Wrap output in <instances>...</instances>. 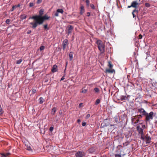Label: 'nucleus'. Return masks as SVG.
I'll use <instances>...</instances> for the list:
<instances>
[{
  "label": "nucleus",
  "instance_id": "nucleus-59",
  "mask_svg": "<svg viewBox=\"0 0 157 157\" xmlns=\"http://www.w3.org/2000/svg\"><path fill=\"white\" fill-rule=\"evenodd\" d=\"M152 32V30H149V32Z\"/></svg>",
  "mask_w": 157,
  "mask_h": 157
},
{
  "label": "nucleus",
  "instance_id": "nucleus-10",
  "mask_svg": "<svg viewBox=\"0 0 157 157\" xmlns=\"http://www.w3.org/2000/svg\"><path fill=\"white\" fill-rule=\"evenodd\" d=\"M68 41L67 39H65L63 41V50H64L65 49L66 45L67 44Z\"/></svg>",
  "mask_w": 157,
  "mask_h": 157
},
{
  "label": "nucleus",
  "instance_id": "nucleus-40",
  "mask_svg": "<svg viewBox=\"0 0 157 157\" xmlns=\"http://www.w3.org/2000/svg\"><path fill=\"white\" fill-rule=\"evenodd\" d=\"M44 28L45 29H47L48 30V27H47V25H44Z\"/></svg>",
  "mask_w": 157,
  "mask_h": 157
},
{
  "label": "nucleus",
  "instance_id": "nucleus-30",
  "mask_svg": "<svg viewBox=\"0 0 157 157\" xmlns=\"http://www.w3.org/2000/svg\"><path fill=\"white\" fill-rule=\"evenodd\" d=\"M142 116L143 115L141 114H140L139 115H138L137 116H136L138 118V119H141L142 117Z\"/></svg>",
  "mask_w": 157,
  "mask_h": 157
},
{
  "label": "nucleus",
  "instance_id": "nucleus-43",
  "mask_svg": "<svg viewBox=\"0 0 157 157\" xmlns=\"http://www.w3.org/2000/svg\"><path fill=\"white\" fill-rule=\"evenodd\" d=\"M115 157H121V156L120 155L116 154L115 155Z\"/></svg>",
  "mask_w": 157,
  "mask_h": 157
},
{
  "label": "nucleus",
  "instance_id": "nucleus-9",
  "mask_svg": "<svg viewBox=\"0 0 157 157\" xmlns=\"http://www.w3.org/2000/svg\"><path fill=\"white\" fill-rule=\"evenodd\" d=\"M138 4L139 3L137 1H134L131 3V6H132V7L136 8Z\"/></svg>",
  "mask_w": 157,
  "mask_h": 157
},
{
  "label": "nucleus",
  "instance_id": "nucleus-38",
  "mask_svg": "<svg viewBox=\"0 0 157 157\" xmlns=\"http://www.w3.org/2000/svg\"><path fill=\"white\" fill-rule=\"evenodd\" d=\"M10 21L9 19H7L6 20V22L7 24H9L10 22Z\"/></svg>",
  "mask_w": 157,
  "mask_h": 157
},
{
  "label": "nucleus",
  "instance_id": "nucleus-51",
  "mask_svg": "<svg viewBox=\"0 0 157 157\" xmlns=\"http://www.w3.org/2000/svg\"><path fill=\"white\" fill-rule=\"evenodd\" d=\"M31 30H29L27 32L28 34H30L31 33Z\"/></svg>",
  "mask_w": 157,
  "mask_h": 157
},
{
  "label": "nucleus",
  "instance_id": "nucleus-47",
  "mask_svg": "<svg viewBox=\"0 0 157 157\" xmlns=\"http://www.w3.org/2000/svg\"><path fill=\"white\" fill-rule=\"evenodd\" d=\"M36 92V90L35 89H33L32 90V92L33 93H34Z\"/></svg>",
  "mask_w": 157,
  "mask_h": 157
},
{
  "label": "nucleus",
  "instance_id": "nucleus-18",
  "mask_svg": "<svg viewBox=\"0 0 157 157\" xmlns=\"http://www.w3.org/2000/svg\"><path fill=\"white\" fill-rule=\"evenodd\" d=\"M56 108L54 107L53 108V109H52V114L54 115L55 114V113L56 112Z\"/></svg>",
  "mask_w": 157,
  "mask_h": 157
},
{
  "label": "nucleus",
  "instance_id": "nucleus-53",
  "mask_svg": "<svg viewBox=\"0 0 157 157\" xmlns=\"http://www.w3.org/2000/svg\"><path fill=\"white\" fill-rule=\"evenodd\" d=\"M82 104H83L82 103H80V104H79V107H81L82 106Z\"/></svg>",
  "mask_w": 157,
  "mask_h": 157
},
{
  "label": "nucleus",
  "instance_id": "nucleus-37",
  "mask_svg": "<svg viewBox=\"0 0 157 157\" xmlns=\"http://www.w3.org/2000/svg\"><path fill=\"white\" fill-rule=\"evenodd\" d=\"M87 92V90L86 89L83 90L81 92L82 93H85Z\"/></svg>",
  "mask_w": 157,
  "mask_h": 157
},
{
  "label": "nucleus",
  "instance_id": "nucleus-8",
  "mask_svg": "<svg viewBox=\"0 0 157 157\" xmlns=\"http://www.w3.org/2000/svg\"><path fill=\"white\" fill-rule=\"evenodd\" d=\"M85 155V153L83 151H78L75 154V156L77 157H83Z\"/></svg>",
  "mask_w": 157,
  "mask_h": 157
},
{
  "label": "nucleus",
  "instance_id": "nucleus-4",
  "mask_svg": "<svg viewBox=\"0 0 157 157\" xmlns=\"http://www.w3.org/2000/svg\"><path fill=\"white\" fill-rule=\"evenodd\" d=\"M136 129L138 133L140 135V139L143 140H144V134L143 129L140 127V125H138L137 126Z\"/></svg>",
  "mask_w": 157,
  "mask_h": 157
},
{
  "label": "nucleus",
  "instance_id": "nucleus-49",
  "mask_svg": "<svg viewBox=\"0 0 157 157\" xmlns=\"http://www.w3.org/2000/svg\"><path fill=\"white\" fill-rule=\"evenodd\" d=\"M92 148H91L89 150V151L90 152H93V151H92Z\"/></svg>",
  "mask_w": 157,
  "mask_h": 157
},
{
  "label": "nucleus",
  "instance_id": "nucleus-26",
  "mask_svg": "<svg viewBox=\"0 0 157 157\" xmlns=\"http://www.w3.org/2000/svg\"><path fill=\"white\" fill-rule=\"evenodd\" d=\"M22 59H20L18 60H17L16 62V63L17 64H20L22 61Z\"/></svg>",
  "mask_w": 157,
  "mask_h": 157
},
{
  "label": "nucleus",
  "instance_id": "nucleus-11",
  "mask_svg": "<svg viewBox=\"0 0 157 157\" xmlns=\"http://www.w3.org/2000/svg\"><path fill=\"white\" fill-rule=\"evenodd\" d=\"M73 29V27L72 25H70L68 26L67 29V32L68 34H69L71 32V31Z\"/></svg>",
  "mask_w": 157,
  "mask_h": 157
},
{
  "label": "nucleus",
  "instance_id": "nucleus-25",
  "mask_svg": "<svg viewBox=\"0 0 157 157\" xmlns=\"http://www.w3.org/2000/svg\"><path fill=\"white\" fill-rule=\"evenodd\" d=\"M57 11L58 13H63V10L62 9H58L57 10Z\"/></svg>",
  "mask_w": 157,
  "mask_h": 157
},
{
  "label": "nucleus",
  "instance_id": "nucleus-22",
  "mask_svg": "<svg viewBox=\"0 0 157 157\" xmlns=\"http://www.w3.org/2000/svg\"><path fill=\"white\" fill-rule=\"evenodd\" d=\"M3 113V111L0 105V115L1 116Z\"/></svg>",
  "mask_w": 157,
  "mask_h": 157
},
{
  "label": "nucleus",
  "instance_id": "nucleus-5",
  "mask_svg": "<svg viewBox=\"0 0 157 157\" xmlns=\"http://www.w3.org/2000/svg\"><path fill=\"white\" fill-rule=\"evenodd\" d=\"M147 144H149L151 142V138L150 136H148V134H147L145 137H144V140Z\"/></svg>",
  "mask_w": 157,
  "mask_h": 157
},
{
  "label": "nucleus",
  "instance_id": "nucleus-60",
  "mask_svg": "<svg viewBox=\"0 0 157 157\" xmlns=\"http://www.w3.org/2000/svg\"><path fill=\"white\" fill-rule=\"evenodd\" d=\"M48 81V80L46 79L45 80V82H47Z\"/></svg>",
  "mask_w": 157,
  "mask_h": 157
},
{
  "label": "nucleus",
  "instance_id": "nucleus-14",
  "mask_svg": "<svg viewBox=\"0 0 157 157\" xmlns=\"http://www.w3.org/2000/svg\"><path fill=\"white\" fill-rule=\"evenodd\" d=\"M128 96H121L120 97V98L121 101H123L128 99Z\"/></svg>",
  "mask_w": 157,
  "mask_h": 157
},
{
  "label": "nucleus",
  "instance_id": "nucleus-16",
  "mask_svg": "<svg viewBox=\"0 0 157 157\" xmlns=\"http://www.w3.org/2000/svg\"><path fill=\"white\" fill-rule=\"evenodd\" d=\"M73 52H71L69 54V57L70 61H71L73 59Z\"/></svg>",
  "mask_w": 157,
  "mask_h": 157
},
{
  "label": "nucleus",
  "instance_id": "nucleus-35",
  "mask_svg": "<svg viewBox=\"0 0 157 157\" xmlns=\"http://www.w3.org/2000/svg\"><path fill=\"white\" fill-rule=\"evenodd\" d=\"M145 6L147 7H149L150 6V5L148 3H146L145 4Z\"/></svg>",
  "mask_w": 157,
  "mask_h": 157
},
{
  "label": "nucleus",
  "instance_id": "nucleus-55",
  "mask_svg": "<svg viewBox=\"0 0 157 157\" xmlns=\"http://www.w3.org/2000/svg\"><path fill=\"white\" fill-rule=\"evenodd\" d=\"M65 79V78L64 77V76H63L61 78V80H63Z\"/></svg>",
  "mask_w": 157,
  "mask_h": 157
},
{
  "label": "nucleus",
  "instance_id": "nucleus-7",
  "mask_svg": "<svg viewBox=\"0 0 157 157\" xmlns=\"http://www.w3.org/2000/svg\"><path fill=\"white\" fill-rule=\"evenodd\" d=\"M138 111L141 115L145 116L147 114V112L142 108H138L137 109Z\"/></svg>",
  "mask_w": 157,
  "mask_h": 157
},
{
  "label": "nucleus",
  "instance_id": "nucleus-13",
  "mask_svg": "<svg viewBox=\"0 0 157 157\" xmlns=\"http://www.w3.org/2000/svg\"><path fill=\"white\" fill-rule=\"evenodd\" d=\"M105 71L106 72L110 73H113L115 72V71L114 69H106L105 70Z\"/></svg>",
  "mask_w": 157,
  "mask_h": 157
},
{
  "label": "nucleus",
  "instance_id": "nucleus-2",
  "mask_svg": "<svg viewBox=\"0 0 157 157\" xmlns=\"http://www.w3.org/2000/svg\"><path fill=\"white\" fill-rule=\"evenodd\" d=\"M96 44L98 45V47L99 50L100 51L101 53L104 52L105 51V45L102 41L100 40L97 41Z\"/></svg>",
  "mask_w": 157,
  "mask_h": 157
},
{
  "label": "nucleus",
  "instance_id": "nucleus-50",
  "mask_svg": "<svg viewBox=\"0 0 157 157\" xmlns=\"http://www.w3.org/2000/svg\"><path fill=\"white\" fill-rule=\"evenodd\" d=\"M15 8V6H13L12 8L11 11H13Z\"/></svg>",
  "mask_w": 157,
  "mask_h": 157
},
{
  "label": "nucleus",
  "instance_id": "nucleus-42",
  "mask_svg": "<svg viewBox=\"0 0 157 157\" xmlns=\"http://www.w3.org/2000/svg\"><path fill=\"white\" fill-rule=\"evenodd\" d=\"M86 124V123L85 122H82V126H85Z\"/></svg>",
  "mask_w": 157,
  "mask_h": 157
},
{
  "label": "nucleus",
  "instance_id": "nucleus-28",
  "mask_svg": "<svg viewBox=\"0 0 157 157\" xmlns=\"http://www.w3.org/2000/svg\"><path fill=\"white\" fill-rule=\"evenodd\" d=\"M100 100L99 99H98L96 100V102L95 103V105H97L98 104H99L100 102Z\"/></svg>",
  "mask_w": 157,
  "mask_h": 157
},
{
  "label": "nucleus",
  "instance_id": "nucleus-41",
  "mask_svg": "<svg viewBox=\"0 0 157 157\" xmlns=\"http://www.w3.org/2000/svg\"><path fill=\"white\" fill-rule=\"evenodd\" d=\"M42 1V0H37V4H39Z\"/></svg>",
  "mask_w": 157,
  "mask_h": 157
},
{
  "label": "nucleus",
  "instance_id": "nucleus-45",
  "mask_svg": "<svg viewBox=\"0 0 157 157\" xmlns=\"http://www.w3.org/2000/svg\"><path fill=\"white\" fill-rule=\"evenodd\" d=\"M90 114H88L86 116V118H88L90 117Z\"/></svg>",
  "mask_w": 157,
  "mask_h": 157
},
{
  "label": "nucleus",
  "instance_id": "nucleus-20",
  "mask_svg": "<svg viewBox=\"0 0 157 157\" xmlns=\"http://www.w3.org/2000/svg\"><path fill=\"white\" fill-rule=\"evenodd\" d=\"M44 11V10L43 9H41L39 11V15L38 16H42V15L43 14Z\"/></svg>",
  "mask_w": 157,
  "mask_h": 157
},
{
  "label": "nucleus",
  "instance_id": "nucleus-58",
  "mask_svg": "<svg viewBox=\"0 0 157 157\" xmlns=\"http://www.w3.org/2000/svg\"><path fill=\"white\" fill-rule=\"evenodd\" d=\"M132 87L133 86H134V84H133V83L132 84V86H131Z\"/></svg>",
  "mask_w": 157,
  "mask_h": 157
},
{
  "label": "nucleus",
  "instance_id": "nucleus-15",
  "mask_svg": "<svg viewBox=\"0 0 157 157\" xmlns=\"http://www.w3.org/2000/svg\"><path fill=\"white\" fill-rule=\"evenodd\" d=\"M80 13L81 14H82L84 12V7L83 6H81L80 7Z\"/></svg>",
  "mask_w": 157,
  "mask_h": 157
},
{
  "label": "nucleus",
  "instance_id": "nucleus-19",
  "mask_svg": "<svg viewBox=\"0 0 157 157\" xmlns=\"http://www.w3.org/2000/svg\"><path fill=\"white\" fill-rule=\"evenodd\" d=\"M10 153H3L2 155L3 157H7L9 155H10Z\"/></svg>",
  "mask_w": 157,
  "mask_h": 157
},
{
  "label": "nucleus",
  "instance_id": "nucleus-44",
  "mask_svg": "<svg viewBox=\"0 0 157 157\" xmlns=\"http://www.w3.org/2000/svg\"><path fill=\"white\" fill-rule=\"evenodd\" d=\"M55 15L56 17L58 16H59V13L57 12L56 11V12L55 13Z\"/></svg>",
  "mask_w": 157,
  "mask_h": 157
},
{
  "label": "nucleus",
  "instance_id": "nucleus-56",
  "mask_svg": "<svg viewBox=\"0 0 157 157\" xmlns=\"http://www.w3.org/2000/svg\"><path fill=\"white\" fill-rule=\"evenodd\" d=\"M87 15L88 16H90V13L89 12H88L87 13Z\"/></svg>",
  "mask_w": 157,
  "mask_h": 157
},
{
  "label": "nucleus",
  "instance_id": "nucleus-24",
  "mask_svg": "<svg viewBox=\"0 0 157 157\" xmlns=\"http://www.w3.org/2000/svg\"><path fill=\"white\" fill-rule=\"evenodd\" d=\"M108 66L110 69L112 68L113 67V65L111 64V62L110 61L108 62Z\"/></svg>",
  "mask_w": 157,
  "mask_h": 157
},
{
  "label": "nucleus",
  "instance_id": "nucleus-3",
  "mask_svg": "<svg viewBox=\"0 0 157 157\" xmlns=\"http://www.w3.org/2000/svg\"><path fill=\"white\" fill-rule=\"evenodd\" d=\"M153 114L154 113L152 111L150 112L149 113H147V114L145 115L146 122H149L150 120L153 119Z\"/></svg>",
  "mask_w": 157,
  "mask_h": 157
},
{
  "label": "nucleus",
  "instance_id": "nucleus-34",
  "mask_svg": "<svg viewBox=\"0 0 157 157\" xmlns=\"http://www.w3.org/2000/svg\"><path fill=\"white\" fill-rule=\"evenodd\" d=\"M114 121L115 122H118V118L117 117H114Z\"/></svg>",
  "mask_w": 157,
  "mask_h": 157
},
{
  "label": "nucleus",
  "instance_id": "nucleus-23",
  "mask_svg": "<svg viewBox=\"0 0 157 157\" xmlns=\"http://www.w3.org/2000/svg\"><path fill=\"white\" fill-rule=\"evenodd\" d=\"M135 12H136L137 13H138V11L137 10H136V9H135L134 10H133V12H132V14L133 16V17H136V15H135V14L134 13Z\"/></svg>",
  "mask_w": 157,
  "mask_h": 157
},
{
  "label": "nucleus",
  "instance_id": "nucleus-21",
  "mask_svg": "<svg viewBox=\"0 0 157 157\" xmlns=\"http://www.w3.org/2000/svg\"><path fill=\"white\" fill-rule=\"evenodd\" d=\"M39 100L40 104L42 103L44 101V99L42 97H40L39 98Z\"/></svg>",
  "mask_w": 157,
  "mask_h": 157
},
{
  "label": "nucleus",
  "instance_id": "nucleus-12",
  "mask_svg": "<svg viewBox=\"0 0 157 157\" xmlns=\"http://www.w3.org/2000/svg\"><path fill=\"white\" fill-rule=\"evenodd\" d=\"M57 67L56 65H54L53 66V67L52 69V71L53 72H55L57 71Z\"/></svg>",
  "mask_w": 157,
  "mask_h": 157
},
{
  "label": "nucleus",
  "instance_id": "nucleus-32",
  "mask_svg": "<svg viewBox=\"0 0 157 157\" xmlns=\"http://www.w3.org/2000/svg\"><path fill=\"white\" fill-rule=\"evenodd\" d=\"M94 90L96 92H98L99 91V89L98 88H95L94 89Z\"/></svg>",
  "mask_w": 157,
  "mask_h": 157
},
{
  "label": "nucleus",
  "instance_id": "nucleus-64",
  "mask_svg": "<svg viewBox=\"0 0 157 157\" xmlns=\"http://www.w3.org/2000/svg\"><path fill=\"white\" fill-rule=\"evenodd\" d=\"M83 1H84V0H83Z\"/></svg>",
  "mask_w": 157,
  "mask_h": 157
},
{
  "label": "nucleus",
  "instance_id": "nucleus-27",
  "mask_svg": "<svg viewBox=\"0 0 157 157\" xmlns=\"http://www.w3.org/2000/svg\"><path fill=\"white\" fill-rule=\"evenodd\" d=\"M26 147L27 150L29 151H32V149H31V147L30 146H28V145H27L26 146Z\"/></svg>",
  "mask_w": 157,
  "mask_h": 157
},
{
  "label": "nucleus",
  "instance_id": "nucleus-52",
  "mask_svg": "<svg viewBox=\"0 0 157 157\" xmlns=\"http://www.w3.org/2000/svg\"><path fill=\"white\" fill-rule=\"evenodd\" d=\"M20 6V4H18L17 5L14 6H15V8H16V7H19Z\"/></svg>",
  "mask_w": 157,
  "mask_h": 157
},
{
  "label": "nucleus",
  "instance_id": "nucleus-39",
  "mask_svg": "<svg viewBox=\"0 0 157 157\" xmlns=\"http://www.w3.org/2000/svg\"><path fill=\"white\" fill-rule=\"evenodd\" d=\"M90 6L93 9H94L95 8L94 5L93 4H91Z\"/></svg>",
  "mask_w": 157,
  "mask_h": 157
},
{
  "label": "nucleus",
  "instance_id": "nucleus-6",
  "mask_svg": "<svg viewBox=\"0 0 157 157\" xmlns=\"http://www.w3.org/2000/svg\"><path fill=\"white\" fill-rule=\"evenodd\" d=\"M137 118V117L136 116L132 117V124L134 125H136L139 121V119Z\"/></svg>",
  "mask_w": 157,
  "mask_h": 157
},
{
  "label": "nucleus",
  "instance_id": "nucleus-57",
  "mask_svg": "<svg viewBox=\"0 0 157 157\" xmlns=\"http://www.w3.org/2000/svg\"><path fill=\"white\" fill-rule=\"evenodd\" d=\"M131 7H132V6H131H131H128V8H130Z\"/></svg>",
  "mask_w": 157,
  "mask_h": 157
},
{
  "label": "nucleus",
  "instance_id": "nucleus-33",
  "mask_svg": "<svg viewBox=\"0 0 157 157\" xmlns=\"http://www.w3.org/2000/svg\"><path fill=\"white\" fill-rule=\"evenodd\" d=\"M34 5V4L33 2H30L29 4V6L30 7H32Z\"/></svg>",
  "mask_w": 157,
  "mask_h": 157
},
{
  "label": "nucleus",
  "instance_id": "nucleus-62",
  "mask_svg": "<svg viewBox=\"0 0 157 157\" xmlns=\"http://www.w3.org/2000/svg\"><path fill=\"white\" fill-rule=\"evenodd\" d=\"M67 63H66V64H67Z\"/></svg>",
  "mask_w": 157,
  "mask_h": 157
},
{
  "label": "nucleus",
  "instance_id": "nucleus-61",
  "mask_svg": "<svg viewBox=\"0 0 157 157\" xmlns=\"http://www.w3.org/2000/svg\"><path fill=\"white\" fill-rule=\"evenodd\" d=\"M110 126H113L114 125L113 124H110Z\"/></svg>",
  "mask_w": 157,
  "mask_h": 157
},
{
  "label": "nucleus",
  "instance_id": "nucleus-17",
  "mask_svg": "<svg viewBox=\"0 0 157 157\" xmlns=\"http://www.w3.org/2000/svg\"><path fill=\"white\" fill-rule=\"evenodd\" d=\"M26 15L25 14L21 15L20 16V18L22 20H23L24 19H25L26 18Z\"/></svg>",
  "mask_w": 157,
  "mask_h": 157
},
{
  "label": "nucleus",
  "instance_id": "nucleus-48",
  "mask_svg": "<svg viewBox=\"0 0 157 157\" xmlns=\"http://www.w3.org/2000/svg\"><path fill=\"white\" fill-rule=\"evenodd\" d=\"M139 39H141L142 38V36L141 34H140V35H139Z\"/></svg>",
  "mask_w": 157,
  "mask_h": 157
},
{
  "label": "nucleus",
  "instance_id": "nucleus-29",
  "mask_svg": "<svg viewBox=\"0 0 157 157\" xmlns=\"http://www.w3.org/2000/svg\"><path fill=\"white\" fill-rule=\"evenodd\" d=\"M86 6H89L90 4V1L89 0H86Z\"/></svg>",
  "mask_w": 157,
  "mask_h": 157
},
{
  "label": "nucleus",
  "instance_id": "nucleus-36",
  "mask_svg": "<svg viewBox=\"0 0 157 157\" xmlns=\"http://www.w3.org/2000/svg\"><path fill=\"white\" fill-rule=\"evenodd\" d=\"M54 129V127H51L49 128V130L50 132H52Z\"/></svg>",
  "mask_w": 157,
  "mask_h": 157
},
{
  "label": "nucleus",
  "instance_id": "nucleus-54",
  "mask_svg": "<svg viewBox=\"0 0 157 157\" xmlns=\"http://www.w3.org/2000/svg\"><path fill=\"white\" fill-rule=\"evenodd\" d=\"M80 121H81V120L79 119H78L77 121V122L78 123H79L80 122Z\"/></svg>",
  "mask_w": 157,
  "mask_h": 157
},
{
  "label": "nucleus",
  "instance_id": "nucleus-31",
  "mask_svg": "<svg viewBox=\"0 0 157 157\" xmlns=\"http://www.w3.org/2000/svg\"><path fill=\"white\" fill-rule=\"evenodd\" d=\"M45 47L44 46H41L40 48V51H42L44 49Z\"/></svg>",
  "mask_w": 157,
  "mask_h": 157
},
{
  "label": "nucleus",
  "instance_id": "nucleus-1",
  "mask_svg": "<svg viewBox=\"0 0 157 157\" xmlns=\"http://www.w3.org/2000/svg\"><path fill=\"white\" fill-rule=\"evenodd\" d=\"M49 18V17L46 14L43 17L40 16H34L29 18V19H34L35 20L34 22H31L29 24L32 25L31 27L32 28L35 29L38 25H40L42 24L44 20H47Z\"/></svg>",
  "mask_w": 157,
  "mask_h": 157
},
{
  "label": "nucleus",
  "instance_id": "nucleus-63",
  "mask_svg": "<svg viewBox=\"0 0 157 157\" xmlns=\"http://www.w3.org/2000/svg\"><path fill=\"white\" fill-rule=\"evenodd\" d=\"M156 157H157V155L156 156Z\"/></svg>",
  "mask_w": 157,
  "mask_h": 157
},
{
  "label": "nucleus",
  "instance_id": "nucleus-46",
  "mask_svg": "<svg viewBox=\"0 0 157 157\" xmlns=\"http://www.w3.org/2000/svg\"><path fill=\"white\" fill-rule=\"evenodd\" d=\"M146 128V126L145 125H142V128L143 129H145Z\"/></svg>",
  "mask_w": 157,
  "mask_h": 157
}]
</instances>
